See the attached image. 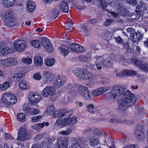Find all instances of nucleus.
I'll use <instances>...</instances> for the list:
<instances>
[{"mask_svg":"<svg viewBox=\"0 0 148 148\" xmlns=\"http://www.w3.org/2000/svg\"><path fill=\"white\" fill-rule=\"evenodd\" d=\"M53 114L54 117H59L55 124L61 125L62 127H65L69 125H73L77 122L75 117H71L72 114L71 110L64 111L58 110L54 111Z\"/></svg>","mask_w":148,"mask_h":148,"instance_id":"f257e3e1","label":"nucleus"},{"mask_svg":"<svg viewBox=\"0 0 148 148\" xmlns=\"http://www.w3.org/2000/svg\"><path fill=\"white\" fill-rule=\"evenodd\" d=\"M121 100L119 101V108L122 110H125V108L131 106L135 102L136 98L134 95L129 91L124 92L122 96Z\"/></svg>","mask_w":148,"mask_h":148,"instance_id":"f03ea898","label":"nucleus"},{"mask_svg":"<svg viewBox=\"0 0 148 148\" xmlns=\"http://www.w3.org/2000/svg\"><path fill=\"white\" fill-rule=\"evenodd\" d=\"M92 60L95 63L97 68L99 70L101 69L102 66L109 67L112 65L109 61L102 59V56H96L92 58Z\"/></svg>","mask_w":148,"mask_h":148,"instance_id":"7ed1b4c3","label":"nucleus"},{"mask_svg":"<svg viewBox=\"0 0 148 148\" xmlns=\"http://www.w3.org/2000/svg\"><path fill=\"white\" fill-rule=\"evenodd\" d=\"M123 91L124 89L121 87H114L108 93L107 99L111 101H114L116 97L121 96Z\"/></svg>","mask_w":148,"mask_h":148,"instance_id":"20e7f679","label":"nucleus"},{"mask_svg":"<svg viewBox=\"0 0 148 148\" xmlns=\"http://www.w3.org/2000/svg\"><path fill=\"white\" fill-rule=\"evenodd\" d=\"M2 102L7 105H12L17 101L16 97L13 94L6 92L2 95L1 97Z\"/></svg>","mask_w":148,"mask_h":148,"instance_id":"39448f33","label":"nucleus"},{"mask_svg":"<svg viewBox=\"0 0 148 148\" xmlns=\"http://www.w3.org/2000/svg\"><path fill=\"white\" fill-rule=\"evenodd\" d=\"M73 73L76 77L81 79H91L93 78V75L88 71L76 69L73 71Z\"/></svg>","mask_w":148,"mask_h":148,"instance_id":"423d86ee","label":"nucleus"},{"mask_svg":"<svg viewBox=\"0 0 148 148\" xmlns=\"http://www.w3.org/2000/svg\"><path fill=\"white\" fill-rule=\"evenodd\" d=\"M4 21L9 26H13L16 24V19L14 15L13 12L11 11H7L4 15Z\"/></svg>","mask_w":148,"mask_h":148,"instance_id":"0eeeda50","label":"nucleus"},{"mask_svg":"<svg viewBox=\"0 0 148 148\" xmlns=\"http://www.w3.org/2000/svg\"><path fill=\"white\" fill-rule=\"evenodd\" d=\"M27 46V42L24 40L18 39L14 41V48L16 51L18 52L23 51Z\"/></svg>","mask_w":148,"mask_h":148,"instance_id":"6e6552de","label":"nucleus"},{"mask_svg":"<svg viewBox=\"0 0 148 148\" xmlns=\"http://www.w3.org/2000/svg\"><path fill=\"white\" fill-rule=\"evenodd\" d=\"M41 97V95L39 93L33 92L29 93L28 98L31 103L35 105L40 101Z\"/></svg>","mask_w":148,"mask_h":148,"instance_id":"1a4fd4ad","label":"nucleus"},{"mask_svg":"<svg viewBox=\"0 0 148 148\" xmlns=\"http://www.w3.org/2000/svg\"><path fill=\"white\" fill-rule=\"evenodd\" d=\"M66 78L65 76L58 75L54 82V87L56 88L61 87L66 82Z\"/></svg>","mask_w":148,"mask_h":148,"instance_id":"9d476101","label":"nucleus"},{"mask_svg":"<svg viewBox=\"0 0 148 148\" xmlns=\"http://www.w3.org/2000/svg\"><path fill=\"white\" fill-rule=\"evenodd\" d=\"M55 93V90L53 86H47L44 88L41 94L43 97H47L53 95Z\"/></svg>","mask_w":148,"mask_h":148,"instance_id":"9b49d317","label":"nucleus"},{"mask_svg":"<svg viewBox=\"0 0 148 148\" xmlns=\"http://www.w3.org/2000/svg\"><path fill=\"white\" fill-rule=\"evenodd\" d=\"M54 76L52 73L49 71H45L43 72V82L48 84L53 79Z\"/></svg>","mask_w":148,"mask_h":148,"instance_id":"f8f14e48","label":"nucleus"},{"mask_svg":"<svg viewBox=\"0 0 148 148\" xmlns=\"http://www.w3.org/2000/svg\"><path fill=\"white\" fill-rule=\"evenodd\" d=\"M42 43L43 47L47 51L51 52L53 51L54 47L48 39L45 38H42Z\"/></svg>","mask_w":148,"mask_h":148,"instance_id":"ddd939ff","label":"nucleus"},{"mask_svg":"<svg viewBox=\"0 0 148 148\" xmlns=\"http://www.w3.org/2000/svg\"><path fill=\"white\" fill-rule=\"evenodd\" d=\"M18 134V136L16 138L17 140H23L26 139L27 132L24 127H20Z\"/></svg>","mask_w":148,"mask_h":148,"instance_id":"4468645a","label":"nucleus"},{"mask_svg":"<svg viewBox=\"0 0 148 148\" xmlns=\"http://www.w3.org/2000/svg\"><path fill=\"white\" fill-rule=\"evenodd\" d=\"M69 47L72 51L75 53L82 52L84 50V48L83 46L76 43L70 45Z\"/></svg>","mask_w":148,"mask_h":148,"instance_id":"2eb2a0df","label":"nucleus"},{"mask_svg":"<svg viewBox=\"0 0 148 148\" xmlns=\"http://www.w3.org/2000/svg\"><path fill=\"white\" fill-rule=\"evenodd\" d=\"M134 136L137 139L141 141H143L145 138V132L143 130L139 129L135 130Z\"/></svg>","mask_w":148,"mask_h":148,"instance_id":"dca6fc26","label":"nucleus"},{"mask_svg":"<svg viewBox=\"0 0 148 148\" xmlns=\"http://www.w3.org/2000/svg\"><path fill=\"white\" fill-rule=\"evenodd\" d=\"M143 37L142 34L140 32H136L130 36V39L134 42H136L141 40Z\"/></svg>","mask_w":148,"mask_h":148,"instance_id":"f3484780","label":"nucleus"},{"mask_svg":"<svg viewBox=\"0 0 148 148\" xmlns=\"http://www.w3.org/2000/svg\"><path fill=\"white\" fill-rule=\"evenodd\" d=\"M107 87H101L93 90L92 94L94 97H97L101 95L102 93L107 90Z\"/></svg>","mask_w":148,"mask_h":148,"instance_id":"a211bd4d","label":"nucleus"},{"mask_svg":"<svg viewBox=\"0 0 148 148\" xmlns=\"http://www.w3.org/2000/svg\"><path fill=\"white\" fill-rule=\"evenodd\" d=\"M76 88L75 92L76 95L81 97L88 89L86 87L82 85H80L79 86H77Z\"/></svg>","mask_w":148,"mask_h":148,"instance_id":"6ab92c4d","label":"nucleus"},{"mask_svg":"<svg viewBox=\"0 0 148 148\" xmlns=\"http://www.w3.org/2000/svg\"><path fill=\"white\" fill-rule=\"evenodd\" d=\"M99 138L97 136H93L89 138V144L91 146H96L99 143Z\"/></svg>","mask_w":148,"mask_h":148,"instance_id":"aec40b11","label":"nucleus"},{"mask_svg":"<svg viewBox=\"0 0 148 148\" xmlns=\"http://www.w3.org/2000/svg\"><path fill=\"white\" fill-rule=\"evenodd\" d=\"M68 142V140L66 138L62 139L58 138V146L59 148H66Z\"/></svg>","mask_w":148,"mask_h":148,"instance_id":"412c9836","label":"nucleus"},{"mask_svg":"<svg viewBox=\"0 0 148 148\" xmlns=\"http://www.w3.org/2000/svg\"><path fill=\"white\" fill-rule=\"evenodd\" d=\"M140 5L138 3L136 10L137 15H142L144 13L145 8L143 6L142 1L139 2Z\"/></svg>","mask_w":148,"mask_h":148,"instance_id":"4be33fe9","label":"nucleus"},{"mask_svg":"<svg viewBox=\"0 0 148 148\" xmlns=\"http://www.w3.org/2000/svg\"><path fill=\"white\" fill-rule=\"evenodd\" d=\"M36 3L32 1H28L27 2V10L29 11L32 12L36 9Z\"/></svg>","mask_w":148,"mask_h":148,"instance_id":"5701e85b","label":"nucleus"},{"mask_svg":"<svg viewBox=\"0 0 148 148\" xmlns=\"http://www.w3.org/2000/svg\"><path fill=\"white\" fill-rule=\"evenodd\" d=\"M58 6L59 8L65 12H68L69 10V7L68 4L64 1L61 2L59 4H58Z\"/></svg>","mask_w":148,"mask_h":148,"instance_id":"b1692460","label":"nucleus"},{"mask_svg":"<svg viewBox=\"0 0 148 148\" xmlns=\"http://www.w3.org/2000/svg\"><path fill=\"white\" fill-rule=\"evenodd\" d=\"M16 0H3V4L6 7L9 8L14 6Z\"/></svg>","mask_w":148,"mask_h":148,"instance_id":"393cba45","label":"nucleus"},{"mask_svg":"<svg viewBox=\"0 0 148 148\" xmlns=\"http://www.w3.org/2000/svg\"><path fill=\"white\" fill-rule=\"evenodd\" d=\"M19 86L20 88L22 90L29 89L30 88L29 83L25 81H21L19 83Z\"/></svg>","mask_w":148,"mask_h":148,"instance_id":"a878e982","label":"nucleus"},{"mask_svg":"<svg viewBox=\"0 0 148 148\" xmlns=\"http://www.w3.org/2000/svg\"><path fill=\"white\" fill-rule=\"evenodd\" d=\"M56 61V60L53 58H47L45 61V64L48 67H51L53 66Z\"/></svg>","mask_w":148,"mask_h":148,"instance_id":"bb28decb","label":"nucleus"},{"mask_svg":"<svg viewBox=\"0 0 148 148\" xmlns=\"http://www.w3.org/2000/svg\"><path fill=\"white\" fill-rule=\"evenodd\" d=\"M113 2V0H100V5L103 9L106 8L108 4H111Z\"/></svg>","mask_w":148,"mask_h":148,"instance_id":"cd10ccee","label":"nucleus"},{"mask_svg":"<svg viewBox=\"0 0 148 148\" xmlns=\"http://www.w3.org/2000/svg\"><path fill=\"white\" fill-rule=\"evenodd\" d=\"M34 62L37 66H40L43 63V60L41 57L37 56H35L34 59Z\"/></svg>","mask_w":148,"mask_h":148,"instance_id":"c85d7f7f","label":"nucleus"},{"mask_svg":"<svg viewBox=\"0 0 148 148\" xmlns=\"http://www.w3.org/2000/svg\"><path fill=\"white\" fill-rule=\"evenodd\" d=\"M59 50L60 53L64 56L68 54L69 52L68 48L66 47L63 45L60 47Z\"/></svg>","mask_w":148,"mask_h":148,"instance_id":"c756f323","label":"nucleus"},{"mask_svg":"<svg viewBox=\"0 0 148 148\" xmlns=\"http://www.w3.org/2000/svg\"><path fill=\"white\" fill-rule=\"evenodd\" d=\"M30 44L33 47L37 48L40 47L42 45L41 41L38 40H32Z\"/></svg>","mask_w":148,"mask_h":148,"instance_id":"7c9ffc66","label":"nucleus"},{"mask_svg":"<svg viewBox=\"0 0 148 148\" xmlns=\"http://www.w3.org/2000/svg\"><path fill=\"white\" fill-rule=\"evenodd\" d=\"M10 84V83L7 81L5 82L3 84H0V91L6 90L9 87Z\"/></svg>","mask_w":148,"mask_h":148,"instance_id":"2f4dec72","label":"nucleus"},{"mask_svg":"<svg viewBox=\"0 0 148 148\" xmlns=\"http://www.w3.org/2000/svg\"><path fill=\"white\" fill-rule=\"evenodd\" d=\"M17 119L18 121L21 122H24L26 120V116L24 113H20L17 115Z\"/></svg>","mask_w":148,"mask_h":148,"instance_id":"473e14b6","label":"nucleus"},{"mask_svg":"<svg viewBox=\"0 0 148 148\" xmlns=\"http://www.w3.org/2000/svg\"><path fill=\"white\" fill-rule=\"evenodd\" d=\"M9 66H14L16 65L17 63L16 58L14 57L8 58Z\"/></svg>","mask_w":148,"mask_h":148,"instance_id":"72a5a7b5","label":"nucleus"},{"mask_svg":"<svg viewBox=\"0 0 148 148\" xmlns=\"http://www.w3.org/2000/svg\"><path fill=\"white\" fill-rule=\"evenodd\" d=\"M0 66L4 67L9 66L8 58L0 60Z\"/></svg>","mask_w":148,"mask_h":148,"instance_id":"f704fd0d","label":"nucleus"},{"mask_svg":"<svg viewBox=\"0 0 148 148\" xmlns=\"http://www.w3.org/2000/svg\"><path fill=\"white\" fill-rule=\"evenodd\" d=\"M40 110L38 108H30L28 113L31 115H36L39 113Z\"/></svg>","mask_w":148,"mask_h":148,"instance_id":"c9c22d12","label":"nucleus"},{"mask_svg":"<svg viewBox=\"0 0 148 148\" xmlns=\"http://www.w3.org/2000/svg\"><path fill=\"white\" fill-rule=\"evenodd\" d=\"M82 97L87 100H90L92 98L90 95V92H89L88 89L86 90Z\"/></svg>","mask_w":148,"mask_h":148,"instance_id":"e433bc0d","label":"nucleus"},{"mask_svg":"<svg viewBox=\"0 0 148 148\" xmlns=\"http://www.w3.org/2000/svg\"><path fill=\"white\" fill-rule=\"evenodd\" d=\"M116 75L119 77L128 76V70H124L117 73Z\"/></svg>","mask_w":148,"mask_h":148,"instance_id":"4c0bfd02","label":"nucleus"},{"mask_svg":"<svg viewBox=\"0 0 148 148\" xmlns=\"http://www.w3.org/2000/svg\"><path fill=\"white\" fill-rule=\"evenodd\" d=\"M42 117V116L40 115L33 116L30 118L31 122L33 123L37 122H38Z\"/></svg>","mask_w":148,"mask_h":148,"instance_id":"58836bf2","label":"nucleus"},{"mask_svg":"<svg viewBox=\"0 0 148 148\" xmlns=\"http://www.w3.org/2000/svg\"><path fill=\"white\" fill-rule=\"evenodd\" d=\"M55 110V108L53 106H50L47 108L46 111L48 115H51L53 114Z\"/></svg>","mask_w":148,"mask_h":148,"instance_id":"ea45409f","label":"nucleus"},{"mask_svg":"<svg viewBox=\"0 0 148 148\" xmlns=\"http://www.w3.org/2000/svg\"><path fill=\"white\" fill-rule=\"evenodd\" d=\"M72 132V130L71 129H69L66 130H63L60 131L59 132V133L60 134L68 135L70 134Z\"/></svg>","mask_w":148,"mask_h":148,"instance_id":"a19ab883","label":"nucleus"},{"mask_svg":"<svg viewBox=\"0 0 148 148\" xmlns=\"http://www.w3.org/2000/svg\"><path fill=\"white\" fill-rule=\"evenodd\" d=\"M23 76L21 73H18L15 74L12 76V78L14 79L16 81H18Z\"/></svg>","mask_w":148,"mask_h":148,"instance_id":"79ce46f5","label":"nucleus"},{"mask_svg":"<svg viewBox=\"0 0 148 148\" xmlns=\"http://www.w3.org/2000/svg\"><path fill=\"white\" fill-rule=\"evenodd\" d=\"M22 62L26 64H30L32 62V60L31 58L27 57V58H23L22 59Z\"/></svg>","mask_w":148,"mask_h":148,"instance_id":"37998d69","label":"nucleus"},{"mask_svg":"<svg viewBox=\"0 0 148 148\" xmlns=\"http://www.w3.org/2000/svg\"><path fill=\"white\" fill-rule=\"evenodd\" d=\"M77 85H75L74 84H69L67 86V89L72 90L75 91L76 89V87H77Z\"/></svg>","mask_w":148,"mask_h":148,"instance_id":"c03bdc74","label":"nucleus"},{"mask_svg":"<svg viewBox=\"0 0 148 148\" xmlns=\"http://www.w3.org/2000/svg\"><path fill=\"white\" fill-rule=\"evenodd\" d=\"M41 78V75L39 72L37 73L34 74L33 75V78L34 79L39 81Z\"/></svg>","mask_w":148,"mask_h":148,"instance_id":"a18cd8bd","label":"nucleus"},{"mask_svg":"<svg viewBox=\"0 0 148 148\" xmlns=\"http://www.w3.org/2000/svg\"><path fill=\"white\" fill-rule=\"evenodd\" d=\"M140 68L143 71H148V64L142 63L141 66H140Z\"/></svg>","mask_w":148,"mask_h":148,"instance_id":"49530a36","label":"nucleus"},{"mask_svg":"<svg viewBox=\"0 0 148 148\" xmlns=\"http://www.w3.org/2000/svg\"><path fill=\"white\" fill-rule=\"evenodd\" d=\"M5 48L6 51H7V54L13 53L16 51L14 48L13 47H6Z\"/></svg>","mask_w":148,"mask_h":148,"instance_id":"de8ad7c7","label":"nucleus"},{"mask_svg":"<svg viewBox=\"0 0 148 148\" xmlns=\"http://www.w3.org/2000/svg\"><path fill=\"white\" fill-rule=\"evenodd\" d=\"M133 61L134 62H133L136 65L138 66L139 68L140 66H141L142 63V62L141 61L139 60L136 59H134Z\"/></svg>","mask_w":148,"mask_h":148,"instance_id":"09e8293b","label":"nucleus"},{"mask_svg":"<svg viewBox=\"0 0 148 148\" xmlns=\"http://www.w3.org/2000/svg\"><path fill=\"white\" fill-rule=\"evenodd\" d=\"M122 15L124 16H128L130 17H131L132 16V14H129L128 11L127 10L124 9V10H123V11Z\"/></svg>","mask_w":148,"mask_h":148,"instance_id":"8fccbe9b","label":"nucleus"},{"mask_svg":"<svg viewBox=\"0 0 148 148\" xmlns=\"http://www.w3.org/2000/svg\"><path fill=\"white\" fill-rule=\"evenodd\" d=\"M7 51H6V48H3L0 51V56H5L7 54Z\"/></svg>","mask_w":148,"mask_h":148,"instance_id":"3c124183","label":"nucleus"},{"mask_svg":"<svg viewBox=\"0 0 148 148\" xmlns=\"http://www.w3.org/2000/svg\"><path fill=\"white\" fill-rule=\"evenodd\" d=\"M30 108L28 106L27 104H24L22 107V109L23 110L29 112V110Z\"/></svg>","mask_w":148,"mask_h":148,"instance_id":"603ef678","label":"nucleus"},{"mask_svg":"<svg viewBox=\"0 0 148 148\" xmlns=\"http://www.w3.org/2000/svg\"><path fill=\"white\" fill-rule=\"evenodd\" d=\"M113 22V20L110 19H108L106 21L103 23L104 25L105 26H108L110 25L112 22Z\"/></svg>","mask_w":148,"mask_h":148,"instance_id":"864d4df0","label":"nucleus"},{"mask_svg":"<svg viewBox=\"0 0 148 148\" xmlns=\"http://www.w3.org/2000/svg\"><path fill=\"white\" fill-rule=\"evenodd\" d=\"M122 148H138V146L135 145L131 144L125 146Z\"/></svg>","mask_w":148,"mask_h":148,"instance_id":"5fc2aeb1","label":"nucleus"},{"mask_svg":"<svg viewBox=\"0 0 148 148\" xmlns=\"http://www.w3.org/2000/svg\"><path fill=\"white\" fill-rule=\"evenodd\" d=\"M38 127H40L41 128H42L45 125L46 126H47L49 125L48 122H44L42 123H39L38 124Z\"/></svg>","mask_w":148,"mask_h":148,"instance_id":"6e6d98bb","label":"nucleus"},{"mask_svg":"<svg viewBox=\"0 0 148 148\" xmlns=\"http://www.w3.org/2000/svg\"><path fill=\"white\" fill-rule=\"evenodd\" d=\"M69 148H82L81 146L77 143L73 144L71 145Z\"/></svg>","mask_w":148,"mask_h":148,"instance_id":"4d7b16f0","label":"nucleus"},{"mask_svg":"<svg viewBox=\"0 0 148 148\" xmlns=\"http://www.w3.org/2000/svg\"><path fill=\"white\" fill-rule=\"evenodd\" d=\"M136 72L133 70H128V76H133L136 74Z\"/></svg>","mask_w":148,"mask_h":148,"instance_id":"13d9d810","label":"nucleus"},{"mask_svg":"<svg viewBox=\"0 0 148 148\" xmlns=\"http://www.w3.org/2000/svg\"><path fill=\"white\" fill-rule=\"evenodd\" d=\"M127 32L131 34H133L134 32V29L132 27L128 28L127 29Z\"/></svg>","mask_w":148,"mask_h":148,"instance_id":"bf43d9fd","label":"nucleus"},{"mask_svg":"<svg viewBox=\"0 0 148 148\" xmlns=\"http://www.w3.org/2000/svg\"><path fill=\"white\" fill-rule=\"evenodd\" d=\"M59 7L57 6V7H56L53 10V12L55 15H57L59 13V10L58 8Z\"/></svg>","mask_w":148,"mask_h":148,"instance_id":"052dcab7","label":"nucleus"},{"mask_svg":"<svg viewBox=\"0 0 148 148\" xmlns=\"http://www.w3.org/2000/svg\"><path fill=\"white\" fill-rule=\"evenodd\" d=\"M66 29L68 30H71L73 29L72 24L71 23H68L66 25Z\"/></svg>","mask_w":148,"mask_h":148,"instance_id":"680f3d73","label":"nucleus"},{"mask_svg":"<svg viewBox=\"0 0 148 148\" xmlns=\"http://www.w3.org/2000/svg\"><path fill=\"white\" fill-rule=\"evenodd\" d=\"M116 41L119 44L122 45L123 44L122 39L120 37H118L116 38Z\"/></svg>","mask_w":148,"mask_h":148,"instance_id":"e2e57ef3","label":"nucleus"},{"mask_svg":"<svg viewBox=\"0 0 148 148\" xmlns=\"http://www.w3.org/2000/svg\"><path fill=\"white\" fill-rule=\"evenodd\" d=\"M127 2L130 4L132 5H136V0H131V1H130V0H129V1Z\"/></svg>","mask_w":148,"mask_h":148,"instance_id":"0e129e2a","label":"nucleus"},{"mask_svg":"<svg viewBox=\"0 0 148 148\" xmlns=\"http://www.w3.org/2000/svg\"><path fill=\"white\" fill-rule=\"evenodd\" d=\"M124 9L121 7H119L117 9V12L118 13H119L122 15L123 11V10H124Z\"/></svg>","mask_w":148,"mask_h":148,"instance_id":"69168bd1","label":"nucleus"},{"mask_svg":"<svg viewBox=\"0 0 148 148\" xmlns=\"http://www.w3.org/2000/svg\"><path fill=\"white\" fill-rule=\"evenodd\" d=\"M97 22V21L95 19H92L89 20L88 23L90 24H95Z\"/></svg>","mask_w":148,"mask_h":148,"instance_id":"338daca9","label":"nucleus"},{"mask_svg":"<svg viewBox=\"0 0 148 148\" xmlns=\"http://www.w3.org/2000/svg\"><path fill=\"white\" fill-rule=\"evenodd\" d=\"M94 106L93 104H90L88 105L87 106L88 108L87 109V111L89 112L90 111V109H92L94 108Z\"/></svg>","mask_w":148,"mask_h":148,"instance_id":"774afa93","label":"nucleus"}]
</instances>
